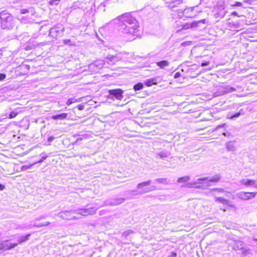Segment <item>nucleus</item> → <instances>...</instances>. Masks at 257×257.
I'll return each instance as SVG.
<instances>
[{"instance_id":"obj_31","label":"nucleus","mask_w":257,"mask_h":257,"mask_svg":"<svg viewBox=\"0 0 257 257\" xmlns=\"http://www.w3.org/2000/svg\"><path fill=\"white\" fill-rule=\"evenodd\" d=\"M40 156L41 157V159L36 162V163H37V164L42 163L44 160H45L48 157V155L45 153H41Z\"/></svg>"},{"instance_id":"obj_41","label":"nucleus","mask_w":257,"mask_h":257,"mask_svg":"<svg viewBox=\"0 0 257 257\" xmlns=\"http://www.w3.org/2000/svg\"><path fill=\"white\" fill-rule=\"evenodd\" d=\"M6 78V75L4 73H0V81L4 80Z\"/></svg>"},{"instance_id":"obj_12","label":"nucleus","mask_w":257,"mask_h":257,"mask_svg":"<svg viewBox=\"0 0 257 257\" xmlns=\"http://www.w3.org/2000/svg\"><path fill=\"white\" fill-rule=\"evenodd\" d=\"M1 248L3 250H6L11 249L13 248L16 247L18 245V243H12L8 240H5L0 242Z\"/></svg>"},{"instance_id":"obj_18","label":"nucleus","mask_w":257,"mask_h":257,"mask_svg":"<svg viewBox=\"0 0 257 257\" xmlns=\"http://www.w3.org/2000/svg\"><path fill=\"white\" fill-rule=\"evenodd\" d=\"M244 114V110L242 109H240L238 112L234 113V114H231V113H228L227 115V117L228 118L233 119L235 118L238 117L241 115H243Z\"/></svg>"},{"instance_id":"obj_17","label":"nucleus","mask_w":257,"mask_h":257,"mask_svg":"<svg viewBox=\"0 0 257 257\" xmlns=\"http://www.w3.org/2000/svg\"><path fill=\"white\" fill-rule=\"evenodd\" d=\"M67 139L69 141L70 143L74 144V143L78 142L79 141H81L83 138L81 137L80 135H74L71 136L70 138H68Z\"/></svg>"},{"instance_id":"obj_48","label":"nucleus","mask_w":257,"mask_h":257,"mask_svg":"<svg viewBox=\"0 0 257 257\" xmlns=\"http://www.w3.org/2000/svg\"><path fill=\"white\" fill-rule=\"evenodd\" d=\"M225 123H223V124H222L219 125H218V126L216 127V130H218L219 128L223 127H224V126H225Z\"/></svg>"},{"instance_id":"obj_50","label":"nucleus","mask_w":257,"mask_h":257,"mask_svg":"<svg viewBox=\"0 0 257 257\" xmlns=\"http://www.w3.org/2000/svg\"><path fill=\"white\" fill-rule=\"evenodd\" d=\"M5 188V186L4 185L0 183V191H2V190H4Z\"/></svg>"},{"instance_id":"obj_32","label":"nucleus","mask_w":257,"mask_h":257,"mask_svg":"<svg viewBox=\"0 0 257 257\" xmlns=\"http://www.w3.org/2000/svg\"><path fill=\"white\" fill-rule=\"evenodd\" d=\"M37 163H34L32 164L29 165H24L22 167V171H26L28 169H30L32 168L33 166L36 164Z\"/></svg>"},{"instance_id":"obj_21","label":"nucleus","mask_w":257,"mask_h":257,"mask_svg":"<svg viewBox=\"0 0 257 257\" xmlns=\"http://www.w3.org/2000/svg\"><path fill=\"white\" fill-rule=\"evenodd\" d=\"M241 184L244 185L245 186H253L255 184L256 181L254 180H251L249 179H242L240 181Z\"/></svg>"},{"instance_id":"obj_38","label":"nucleus","mask_w":257,"mask_h":257,"mask_svg":"<svg viewBox=\"0 0 257 257\" xmlns=\"http://www.w3.org/2000/svg\"><path fill=\"white\" fill-rule=\"evenodd\" d=\"M211 192H212V191H217V192H220V193H222V192H225L224 189H223L222 188H215L211 189Z\"/></svg>"},{"instance_id":"obj_11","label":"nucleus","mask_w":257,"mask_h":257,"mask_svg":"<svg viewBox=\"0 0 257 257\" xmlns=\"http://www.w3.org/2000/svg\"><path fill=\"white\" fill-rule=\"evenodd\" d=\"M205 19H203L200 21L193 22L191 23H186L182 26V29L184 30H187L189 28L200 27V25L201 24H205Z\"/></svg>"},{"instance_id":"obj_45","label":"nucleus","mask_w":257,"mask_h":257,"mask_svg":"<svg viewBox=\"0 0 257 257\" xmlns=\"http://www.w3.org/2000/svg\"><path fill=\"white\" fill-rule=\"evenodd\" d=\"M78 109L80 110H83L84 108V106L83 105L79 104L78 105Z\"/></svg>"},{"instance_id":"obj_8","label":"nucleus","mask_w":257,"mask_h":257,"mask_svg":"<svg viewBox=\"0 0 257 257\" xmlns=\"http://www.w3.org/2000/svg\"><path fill=\"white\" fill-rule=\"evenodd\" d=\"M256 193L239 192L236 194V196L241 200H249L255 197Z\"/></svg>"},{"instance_id":"obj_15","label":"nucleus","mask_w":257,"mask_h":257,"mask_svg":"<svg viewBox=\"0 0 257 257\" xmlns=\"http://www.w3.org/2000/svg\"><path fill=\"white\" fill-rule=\"evenodd\" d=\"M171 153L169 151L163 150L162 151L157 152L156 153V158L161 159L163 160L169 157Z\"/></svg>"},{"instance_id":"obj_43","label":"nucleus","mask_w":257,"mask_h":257,"mask_svg":"<svg viewBox=\"0 0 257 257\" xmlns=\"http://www.w3.org/2000/svg\"><path fill=\"white\" fill-rule=\"evenodd\" d=\"M46 216L45 215H42L39 217L37 218L36 220H40L41 219H45L46 218Z\"/></svg>"},{"instance_id":"obj_10","label":"nucleus","mask_w":257,"mask_h":257,"mask_svg":"<svg viewBox=\"0 0 257 257\" xmlns=\"http://www.w3.org/2000/svg\"><path fill=\"white\" fill-rule=\"evenodd\" d=\"M123 91L121 89H115L108 90V94L111 97H114L118 100H121L123 98Z\"/></svg>"},{"instance_id":"obj_4","label":"nucleus","mask_w":257,"mask_h":257,"mask_svg":"<svg viewBox=\"0 0 257 257\" xmlns=\"http://www.w3.org/2000/svg\"><path fill=\"white\" fill-rule=\"evenodd\" d=\"M151 183V181L150 180L140 183L138 184L137 188L138 190H140V193H146L156 190L157 188L155 186L153 185L150 187H148L150 185Z\"/></svg>"},{"instance_id":"obj_49","label":"nucleus","mask_w":257,"mask_h":257,"mask_svg":"<svg viewBox=\"0 0 257 257\" xmlns=\"http://www.w3.org/2000/svg\"><path fill=\"white\" fill-rule=\"evenodd\" d=\"M228 206H229L230 207H231L232 208H233L235 210H236V206L233 205V204H230L229 203V205H227Z\"/></svg>"},{"instance_id":"obj_51","label":"nucleus","mask_w":257,"mask_h":257,"mask_svg":"<svg viewBox=\"0 0 257 257\" xmlns=\"http://www.w3.org/2000/svg\"><path fill=\"white\" fill-rule=\"evenodd\" d=\"M170 256L171 257H176L177 253L175 252H172Z\"/></svg>"},{"instance_id":"obj_42","label":"nucleus","mask_w":257,"mask_h":257,"mask_svg":"<svg viewBox=\"0 0 257 257\" xmlns=\"http://www.w3.org/2000/svg\"><path fill=\"white\" fill-rule=\"evenodd\" d=\"M209 64V61H203L201 63V66L204 67V66H207Z\"/></svg>"},{"instance_id":"obj_36","label":"nucleus","mask_w":257,"mask_h":257,"mask_svg":"<svg viewBox=\"0 0 257 257\" xmlns=\"http://www.w3.org/2000/svg\"><path fill=\"white\" fill-rule=\"evenodd\" d=\"M52 118H53L54 119H63V118H64V113H62V114H61L53 115V116H52Z\"/></svg>"},{"instance_id":"obj_28","label":"nucleus","mask_w":257,"mask_h":257,"mask_svg":"<svg viewBox=\"0 0 257 257\" xmlns=\"http://www.w3.org/2000/svg\"><path fill=\"white\" fill-rule=\"evenodd\" d=\"M190 180V177L188 176H185L182 177H180L178 179L177 182L181 183V182H186Z\"/></svg>"},{"instance_id":"obj_34","label":"nucleus","mask_w":257,"mask_h":257,"mask_svg":"<svg viewBox=\"0 0 257 257\" xmlns=\"http://www.w3.org/2000/svg\"><path fill=\"white\" fill-rule=\"evenodd\" d=\"M241 250H242V254L244 256H247V255H248L249 254V253H250L249 249L244 248V247L242 248V249H241Z\"/></svg>"},{"instance_id":"obj_35","label":"nucleus","mask_w":257,"mask_h":257,"mask_svg":"<svg viewBox=\"0 0 257 257\" xmlns=\"http://www.w3.org/2000/svg\"><path fill=\"white\" fill-rule=\"evenodd\" d=\"M78 100L77 99L75 98H70L69 99H68L66 103L67 105H70L73 103H74V102H77Z\"/></svg>"},{"instance_id":"obj_13","label":"nucleus","mask_w":257,"mask_h":257,"mask_svg":"<svg viewBox=\"0 0 257 257\" xmlns=\"http://www.w3.org/2000/svg\"><path fill=\"white\" fill-rule=\"evenodd\" d=\"M125 199L123 198L113 199L111 200L107 201L105 202V205L115 206L120 204L124 201Z\"/></svg>"},{"instance_id":"obj_55","label":"nucleus","mask_w":257,"mask_h":257,"mask_svg":"<svg viewBox=\"0 0 257 257\" xmlns=\"http://www.w3.org/2000/svg\"><path fill=\"white\" fill-rule=\"evenodd\" d=\"M66 76L67 78H68L70 77V75L69 74H67V75H66Z\"/></svg>"},{"instance_id":"obj_33","label":"nucleus","mask_w":257,"mask_h":257,"mask_svg":"<svg viewBox=\"0 0 257 257\" xmlns=\"http://www.w3.org/2000/svg\"><path fill=\"white\" fill-rule=\"evenodd\" d=\"M19 113V112L17 111V110H15L14 111H12L9 115V118H13L16 117L18 114Z\"/></svg>"},{"instance_id":"obj_1","label":"nucleus","mask_w":257,"mask_h":257,"mask_svg":"<svg viewBox=\"0 0 257 257\" xmlns=\"http://www.w3.org/2000/svg\"><path fill=\"white\" fill-rule=\"evenodd\" d=\"M119 20L118 30L128 40H134L139 31V24L136 19L131 13H127L118 17Z\"/></svg>"},{"instance_id":"obj_29","label":"nucleus","mask_w":257,"mask_h":257,"mask_svg":"<svg viewBox=\"0 0 257 257\" xmlns=\"http://www.w3.org/2000/svg\"><path fill=\"white\" fill-rule=\"evenodd\" d=\"M193 9V8H189L188 10L180 9V10H177V13H178V15H179V16H180V14H183L184 13V14H187L188 11H192Z\"/></svg>"},{"instance_id":"obj_57","label":"nucleus","mask_w":257,"mask_h":257,"mask_svg":"<svg viewBox=\"0 0 257 257\" xmlns=\"http://www.w3.org/2000/svg\"><path fill=\"white\" fill-rule=\"evenodd\" d=\"M179 5V4H177V3H175V5H177V6H178V5Z\"/></svg>"},{"instance_id":"obj_25","label":"nucleus","mask_w":257,"mask_h":257,"mask_svg":"<svg viewBox=\"0 0 257 257\" xmlns=\"http://www.w3.org/2000/svg\"><path fill=\"white\" fill-rule=\"evenodd\" d=\"M215 201L225 205H229V203H230L228 200L222 197H215Z\"/></svg>"},{"instance_id":"obj_56","label":"nucleus","mask_w":257,"mask_h":257,"mask_svg":"<svg viewBox=\"0 0 257 257\" xmlns=\"http://www.w3.org/2000/svg\"><path fill=\"white\" fill-rule=\"evenodd\" d=\"M82 136L83 138H86V135H82Z\"/></svg>"},{"instance_id":"obj_53","label":"nucleus","mask_w":257,"mask_h":257,"mask_svg":"<svg viewBox=\"0 0 257 257\" xmlns=\"http://www.w3.org/2000/svg\"><path fill=\"white\" fill-rule=\"evenodd\" d=\"M232 15L238 17V14L236 12L234 11L232 13Z\"/></svg>"},{"instance_id":"obj_2","label":"nucleus","mask_w":257,"mask_h":257,"mask_svg":"<svg viewBox=\"0 0 257 257\" xmlns=\"http://www.w3.org/2000/svg\"><path fill=\"white\" fill-rule=\"evenodd\" d=\"M220 179V176L219 175H215L213 178L208 180V178H200L197 179L195 181H192L186 183L182 187H185L187 188H202V186L200 185V184L205 183L206 186H209L210 185L209 182H217Z\"/></svg>"},{"instance_id":"obj_5","label":"nucleus","mask_w":257,"mask_h":257,"mask_svg":"<svg viewBox=\"0 0 257 257\" xmlns=\"http://www.w3.org/2000/svg\"><path fill=\"white\" fill-rule=\"evenodd\" d=\"M236 90V89L233 87L229 86H219L216 92L213 93L214 97H217L225 94L231 93Z\"/></svg>"},{"instance_id":"obj_39","label":"nucleus","mask_w":257,"mask_h":257,"mask_svg":"<svg viewBox=\"0 0 257 257\" xmlns=\"http://www.w3.org/2000/svg\"><path fill=\"white\" fill-rule=\"evenodd\" d=\"M60 0H51L49 2V4L51 6L57 5Z\"/></svg>"},{"instance_id":"obj_26","label":"nucleus","mask_w":257,"mask_h":257,"mask_svg":"<svg viewBox=\"0 0 257 257\" xmlns=\"http://www.w3.org/2000/svg\"><path fill=\"white\" fill-rule=\"evenodd\" d=\"M226 147L228 151H234L235 150L234 143L232 142L226 143Z\"/></svg>"},{"instance_id":"obj_54","label":"nucleus","mask_w":257,"mask_h":257,"mask_svg":"<svg viewBox=\"0 0 257 257\" xmlns=\"http://www.w3.org/2000/svg\"><path fill=\"white\" fill-rule=\"evenodd\" d=\"M223 135H224V136H228L229 134V133H223Z\"/></svg>"},{"instance_id":"obj_44","label":"nucleus","mask_w":257,"mask_h":257,"mask_svg":"<svg viewBox=\"0 0 257 257\" xmlns=\"http://www.w3.org/2000/svg\"><path fill=\"white\" fill-rule=\"evenodd\" d=\"M180 76H181L180 73L178 72L175 74L174 77V78H178L179 77H180Z\"/></svg>"},{"instance_id":"obj_9","label":"nucleus","mask_w":257,"mask_h":257,"mask_svg":"<svg viewBox=\"0 0 257 257\" xmlns=\"http://www.w3.org/2000/svg\"><path fill=\"white\" fill-rule=\"evenodd\" d=\"M121 58L119 54L115 55H108L105 58L104 61V63H106L108 64H114L116 62L121 60Z\"/></svg>"},{"instance_id":"obj_22","label":"nucleus","mask_w":257,"mask_h":257,"mask_svg":"<svg viewBox=\"0 0 257 257\" xmlns=\"http://www.w3.org/2000/svg\"><path fill=\"white\" fill-rule=\"evenodd\" d=\"M144 83L146 86L148 87L151 86L153 85L157 84V78H153L147 79L145 81Z\"/></svg>"},{"instance_id":"obj_19","label":"nucleus","mask_w":257,"mask_h":257,"mask_svg":"<svg viewBox=\"0 0 257 257\" xmlns=\"http://www.w3.org/2000/svg\"><path fill=\"white\" fill-rule=\"evenodd\" d=\"M244 243L241 241H236L233 245L232 248L234 250H241L243 247Z\"/></svg>"},{"instance_id":"obj_7","label":"nucleus","mask_w":257,"mask_h":257,"mask_svg":"<svg viewBox=\"0 0 257 257\" xmlns=\"http://www.w3.org/2000/svg\"><path fill=\"white\" fill-rule=\"evenodd\" d=\"M96 209L94 207H90L88 208H79L75 210L77 214L82 215H93L96 213Z\"/></svg>"},{"instance_id":"obj_30","label":"nucleus","mask_w":257,"mask_h":257,"mask_svg":"<svg viewBox=\"0 0 257 257\" xmlns=\"http://www.w3.org/2000/svg\"><path fill=\"white\" fill-rule=\"evenodd\" d=\"M155 181L161 184H167V178H158L155 180Z\"/></svg>"},{"instance_id":"obj_27","label":"nucleus","mask_w":257,"mask_h":257,"mask_svg":"<svg viewBox=\"0 0 257 257\" xmlns=\"http://www.w3.org/2000/svg\"><path fill=\"white\" fill-rule=\"evenodd\" d=\"M144 87V84L142 82H139L134 85V89L137 91L142 89Z\"/></svg>"},{"instance_id":"obj_3","label":"nucleus","mask_w":257,"mask_h":257,"mask_svg":"<svg viewBox=\"0 0 257 257\" xmlns=\"http://www.w3.org/2000/svg\"><path fill=\"white\" fill-rule=\"evenodd\" d=\"M0 20L1 27L4 30H11L15 26L13 16L5 11L0 12Z\"/></svg>"},{"instance_id":"obj_47","label":"nucleus","mask_w":257,"mask_h":257,"mask_svg":"<svg viewBox=\"0 0 257 257\" xmlns=\"http://www.w3.org/2000/svg\"><path fill=\"white\" fill-rule=\"evenodd\" d=\"M242 5V3L240 2H236L234 6L236 7H241Z\"/></svg>"},{"instance_id":"obj_24","label":"nucleus","mask_w":257,"mask_h":257,"mask_svg":"<svg viewBox=\"0 0 257 257\" xmlns=\"http://www.w3.org/2000/svg\"><path fill=\"white\" fill-rule=\"evenodd\" d=\"M31 236V234L30 233H29V234H27V235H24V236H20L19 238H18V243L19 244H21L23 242H25L26 241H27L29 238V237Z\"/></svg>"},{"instance_id":"obj_40","label":"nucleus","mask_w":257,"mask_h":257,"mask_svg":"<svg viewBox=\"0 0 257 257\" xmlns=\"http://www.w3.org/2000/svg\"><path fill=\"white\" fill-rule=\"evenodd\" d=\"M29 12V10L23 9L20 10V13L22 14H25Z\"/></svg>"},{"instance_id":"obj_37","label":"nucleus","mask_w":257,"mask_h":257,"mask_svg":"<svg viewBox=\"0 0 257 257\" xmlns=\"http://www.w3.org/2000/svg\"><path fill=\"white\" fill-rule=\"evenodd\" d=\"M133 231L131 230H127V231H125L124 232H123L122 233V236L124 237V238H126L127 236H128L131 233H133Z\"/></svg>"},{"instance_id":"obj_46","label":"nucleus","mask_w":257,"mask_h":257,"mask_svg":"<svg viewBox=\"0 0 257 257\" xmlns=\"http://www.w3.org/2000/svg\"><path fill=\"white\" fill-rule=\"evenodd\" d=\"M65 45H72V44L70 43V40H65Z\"/></svg>"},{"instance_id":"obj_16","label":"nucleus","mask_w":257,"mask_h":257,"mask_svg":"<svg viewBox=\"0 0 257 257\" xmlns=\"http://www.w3.org/2000/svg\"><path fill=\"white\" fill-rule=\"evenodd\" d=\"M62 33L61 31H60L57 28H52L50 29L49 31V36L53 38H57L59 37Z\"/></svg>"},{"instance_id":"obj_14","label":"nucleus","mask_w":257,"mask_h":257,"mask_svg":"<svg viewBox=\"0 0 257 257\" xmlns=\"http://www.w3.org/2000/svg\"><path fill=\"white\" fill-rule=\"evenodd\" d=\"M50 224V222H49L48 221L44 222H42V223L35 222L33 224H30L29 225L25 226H23V227H18V228H20V229H23L26 228L30 229V228H32L33 226H36V227H40L47 226V225H49Z\"/></svg>"},{"instance_id":"obj_23","label":"nucleus","mask_w":257,"mask_h":257,"mask_svg":"<svg viewBox=\"0 0 257 257\" xmlns=\"http://www.w3.org/2000/svg\"><path fill=\"white\" fill-rule=\"evenodd\" d=\"M169 64V62L167 60H163L156 62L157 65L161 69H163L165 67L168 66Z\"/></svg>"},{"instance_id":"obj_6","label":"nucleus","mask_w":257,"mask_h":257,"mask_svg":"<svg viewBox=\"0 0 257 257\" xmlns=\"http://www.w3.org/2000/svg\"><path fill=\"white\" fill-rule=\"evenodd\" d=\"M104 64L103 60H97L88 65L89 70L93 73H96L101 69Z\"/></svg>"},{"instance_id":"obj_52","label":"nucleus","mask_w":257,"mask_h":257,"mask_svg":"<svg viewBox=\"0 0 257 257\" xmlns=\"http://www.w3.org/2000/svg\"><path fill=\"white\" fill-rule=\"evenodd\" d=\"M65 119H70V116H68V112L65 113Z\"/></svg>"},{"instance_id":"obj_20","label":"nucleus","mask_w":257,"mask_h":257,"mask_svg":"<svg viewBox=\"0 0 257 257\" xmlns=\"http://www.w3.org/2000/svg\"><path fill=\"white\" fill-rule=\"evenodd\" d=\"M183 2V0H175L174 1L171 2L168 5V8L171 10H174L175 8L178 7L177 5H175V3L178 4H181Z\"/></svg>"}]
</instances>
